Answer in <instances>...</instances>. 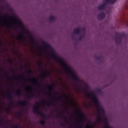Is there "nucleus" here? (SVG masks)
<instances>
[{
  "instance_id": "nucleus-1",
  "label": "nucleus",
  "mask_w": 128,
  "mask_h": 128,
  "mask_svg": "<svg viewBox=\"0 0 128 128\" xmlns=\"http://www.w3.org/2000/svg\"><path fill=\"white\" fill-rule=\"evenodd\" d=\"M82 90L85 92L88 98H92V100L95 104L98 110V121L100 122H102L106 128H108V119L104 116V110L98 102V99L96 96V94L91 93L90 94L88 92L85 91L84 89L82 88Z\"/></svg>"
},
{
  "instance_id": "nucleus-2",
  "label": "nucleus",
  "mask_w": 128,
  "mask_h": 128,
  "mask_svg": "<svg viewBox=\"0 0 128 128\" xmlns=\"http://www.w3.org/2000/svg\"><path fill=\"white\" fill-rule=\"evenodd\" d=\"M52 54L54 58V60H58V62L62 66L64 67V70L68 72V74H70L72 78L75 80V82H78V78L77 77L76 75L72 72V68L70 66H66V62H64V60L62 59V58L56 56V54L54 53H52Z\"/></svg>"
},
{
  "instance_id": "nucleus-3",
  "label": "nucleus",
  "mask_w": 128,
  "mask_h": 128,
  "mask_svg": "<svg viewBox=\"0 0 128 128\" xmlns=\"http://www.w3.org/2000/svg\"><path fill=\"white\" fill-rule=\"evenodd\" d=\"M126 38V34L124 32H116V44H122V40L124 38Z\"/></svg>"
},
{
  "instance_id": "nucleus-4",
  "label": "nucleus",
  "mask_w": 128,
  "mask_h": 128,
  "mask_svg": "<svg viewBox=\"0 0 128 128\" xmlns=\"http://www.w3.org/2000/svg\"><path fill=\"white\" fill-rule=\"evenodd\" d=\"M34 112L35 114H37L39 116H42L44 118H50V116H47L44 113L42 110H38V106L34 107L33 109Z\"/></svg>"
},
{
  "instance_id": "nucleus-5",
  "label": "nucleus",
  "mask_w": 128,
  "mask_h": 128,
  "mask_svg": "<svg viewBox=\"0 0 128 128\" xmlns=\"http://www.w3.org/2000/svg\"><path fill=\"white\" fill-rule=\"evenodd\" d=\"M106 17V14L104 13V12H101L100 14L97 16V18L98 20H103Z\"/></svg>"
},
{
  "instance_id": "nucleus-6",
  "label": "nucleus",
  "mask_w": 128,
  "mask_h": 128,
  "mask_svg": "<svg viewBox=\"0 0 128 128\" xmlns=\"http://www.w3.org/2000/svg\"><path fill=\"white\" fill-rule=\"evenodd\" d=\"M17 38L19 40H24V35L23 33L21 32L19 36H17Z\"/></svg>"
},
{
  "instance_id": "nucleus-7",
  "label": "nucleus",
  "mask_w": 128,
  "mask_h": 128,
  "mask_svg": "<svg viewBox=\"0 0 128 128\" xmlns=\"http://www.w3.org/2000/svg\"><path fill=\"white\" fill-rule=\"evenodd\" d=\"M12 94H10V92H9L8 95V100H11L10 102V106L12 105V103L14 102V100H12Z\"/></svg>"
},
{
  "instance_id": "nucleus-8",
  "label": "nucleus",
  "mask_w": 128,
  "mask_h": 128,
  "mask_svg": "<svg viewBox=\"0 0 128 128\" xmlns=\"http://www.w3.org/2000/svg\"><path fill=\"white\" fill-rule=\"evenodd\" d=\"M106 6V3L104 2L102 4L98 6V10H104Z\"/></svg>"
},
{
  "instance_id": "nucleus-9",
  "label": "nucleus",
  "mask_w": 128,
  "mask_h": 128,
  "mask_svg": "<svg viewBox=\"0 0 128 128\" xmlns=\"http://www.w3.org/2000/svg\"><path fill=\"white\" fill-rule=\"evenodd\" d=\"M74 34H80V30L78 28H76L74 30Z\"/></svg>"
},
{
  "instance_id": "nucleus-10",
  "label": "nucleus",
  "mask_w": 128,
  "mask_h": 128,
  "mask_svg": "<svg viewBox=\"0 0 128 128\" xmlns=\"http://www.w3.org/2000/svg\"><path fill=\"white\" fill-rule=\"evenodd\" d=\"M42 46H44L45 48H52V46L50 44L46 43V42H42Z\"/></svg>"
},
{
  "instance_id": "nucleus-11",
  "label": "nucleus",
  "mask_w": 128,
  "mask_h": 128,
  "mask_svg": "<svg viewBox=\"0 0 128 128\" xmlns=\"http://www.w3.org/2000/svg\"><path fill=\"white\" fill-rule=\"evenodd\" d=\"M28 101H23V102H19V104H20V106H28Z\"/></svg>"
},
{
  "instance_id": "nucleus-12",
  "label": "nucleus",
  "mask_w": 128,
  "mask_h": 128,
  "mask_svg": "<svg viewBox=\"0 0 128 128\" xmlns=\"http://www.w3.org/2000/svg\"><path fill=\"white\" fill-rule=\"evenodd\" d=\"M47 74H48V72L46 71V72H44V73L41 75V76L42 78H44L46 76Z\"/></svg>"
},
{
  "instance_id": "nucleus-13",
  "label": "nucleus",
  "mask_w": 128,
  "mask_h": 128,
  "mask_svg": "<svg viewBox=\"0 0 128 128\" xmlns=\"http://www.w3.org/2000/svg\"><path fill=\"white\" fill-rule=\"evenodd\" d=\"M54 20H56V18L54 16H50L48 18V20L50 22H54Z\"/></svg>"
},
{
  "instance_id": "nucleus-14",
  "label": "nucleus",
  "mask_w": 128,
  "mask_h": 128,
  "mask_svg": "<svg viewBox=\"0 0 128 128\" xmlns=\"http://www.w3.org/2000/svg\"><path fill=\"white\" fill-rule=\"evenodd\" d=\"M46 120H41L39 122V124H41V126H44L46 124Z\"/></svg>"
},
{
  "instance_id": "nucleus-15",
  "label": "nucleus",
  "mask_w": 128,
  "mask_h": 128,
  "mask_svg": "<svg viewBox=\"0 0 128 128\" xmlns=\"http://www.w3.org/2000/svg\"><path fill=\"white\" fill-rule=\"evenodd\" d=\"M4 26H6L7 28H12V24H10L9 25L8 24V23L5 22L4 24Z\"/></svg>"
},
{
  "instance_id": "nucleus-16",
  "label": "nucleus",
  "mask_w": 128,
  "mask_h": 128,
  "mask_svg": "<svg viewBox=\"0 0 128 128\" xmlns=\"http://www.w3.org/2000/svg\"><path fill=\"white\" fill-rule=\"evenodd\" d=\"M104 2H106V4H108V3H110L112 4V0H106V1H104Z\"/></svg>"
},
{
  "instance_id": "nucleus-17",
  "label": "nucleus",
  "mask_w": 128,
  "mask_h": 128,
  "mask_svg": "<svg viewBox=\"0 0 128 128\" xmlns=\"http://www.w3.org/2000/svg\"><path fill=\"white\" fill-rule=\"evenodd\" d=\"M16 96H22V92H20V90H18L16 93Z\"/></svg>"
},
{
  "instance_id": "nucleus-18",
  "label": "nucleus",
  "mask_w": 128,
  "mask_h": 128,
  "mask_svg": "<svg viewBox=\"0 0 128 128\" xmlns=\"http://www.w3.org/2000/svg\"><path fill=\"white\" fill-rule=\"evenodd\" d=\"M42 104H48V106H50V102H46V100H44V101H42Z\"/></svg>"
},
{
  "instance_id": "nucleus-19",
  "label": "nucleus",
  "mask_w": 128,
  "mask_h": 128,
  "mask_svg": "<svg viewBox=\"0 0 128 128\" xmlns=\"http://www.w3.org/2000/svg\"><path fill=\"white\" fill-rule=\"evenodd\" d=\"M52 85L48 86L47 87H46V88H48V90H52Z\"/></svg>"
},
{
  "instance_id": "nucleus-20",
  "label": "nucleus",
  "mask_w": 128,
  "mask_h": 128,
  "mask_svg": "<svg viewBox=\"0 0 128 128\" xmlns=\"http://www.w3.org/2000/svg\"><path fill=\"white\" fill-rule=\"evenodd\" d=\"M78 114H80V116H84V114L80 110H78Z\"/></svg>"
},
{
  "instance_id": "nucleus-21",
  "label": "nucleus",
  "mask_w": 128,
  "mask_h": 128,
  "mask_svg": "<svg viewBox=\"0 0 128 128\" xmlns=\"http://www.w3.org/2000/svg\"><path fill=\"white\" fill-rule=\"evenodd\" d=\"M32 82L33 84H36L38 86H40V85H38V80H36V81H32Z\"/></svg>"
},
{
  "instance_id": "nucleus-22",
  "label": "nucleus",
  "mask_w": 128,
  "mask_h": 128,
  "mask_svg": "<svg viewBox=\"0 0 128 128\" xmlns=\"http://www.w3.org/2000/svg\"><path fill=\"white\" fill-rule=\"evenodd\" d=\"M28 98H34V95L30 94H28L27 96Z\"/></svg>"
},
{
  "instance_id": "nucleus-23",
  "label": "nucleus",
  "mask_w": 128,
  "mask_h": 128,
  "mask_svg": "<svg viewBox=\"0 0 128 128\" xmlns=\"http://www.w3.org/2000/svg\"><path fill=\"white\" fill-rule=\"evenodd\" d=\"M8 62H9V64H12V60H10V59H8Z\"/></svg>"
},
{
  "instance_id": "nucleus-24",
  "label": "nucleus",
  "mask_w": 128,
  "mask_h": 128,
  "mask_svg": "<svg viewBox=\"0 0 128 128\" xmlns=\"http://www.w3.org/2000/svg\"><path fill=\"white\" fill-rule=\"evenodd\" d=\"M96 92H98V94H102V90L100 89H98L96 90Z\"/></svg>"
},
{
  "instance_id": "nucleus-25",
  "label": "nucleus",
  "mask_w": 128,
  "mask_h": 128,
  "mask_svg": "<svg viewBox=\"0 0 128 128\" xmlns=\"http://www.w3.org/2000/svg\"><path fill=\"white\" fill-rule=\"evenodd\" d=\"M56 98L58 100H63L62 98V97H56Z\"/></svg>"
},
{
  "instance_id": "nucleus-26",
  "label": "nucleus",
  "mask_w": 128,
  "mask_h": 128,
  "mask_svg": "<svg viewBox=\"0 0 128 128\" xmlns=\"http://www.w3.org/2000/svg\"><path fill=\"white\" fill-rule=\"evenodd\" d=\"M16 114H18V116H22V112H17Z\"/></svg>"
},
{
  "instance_id": "nucleus-27",
  "label": "nucleus",
  "mask_w": 128,
  "mask_h": 128,
  "mask_svg": "<svg viewBox=\"0 0 128 128\" xmlns=\"http://www.w3.org/2000/svg\"><path fill=\"white\" fill-rule=\"evenodd\" d=\"M84 38V35H80L79 37V40H82Z\"/></svg>"
},
{
  "instance_id": "nucleus-28",
  "label": "nucleus",
  "mask_w": 128,
  "mask_h": 128,
  "mask_svg": "<svg viewBox=\"0 0 128 128\" xmlns=\"http://www.w3.org/2000/svg\"><path fill=\"white\" fill-rule=\"evenodd\" d=\"M124 10H128V6L126 5H125Z\"/></svg>"
},
{
  "instance_id": "nucleus-29",
  "label": "nucleus",
  "mask_w": 128,
  "mask_h": 128,
  "mask_svg": "<svg viewBox=\"0 0 128 128\" xmlns=\"http://www.w3.org/2000/svg\"><path fill=\"white\" fill-rule=\"evenodd\" d=\"M27 74H32V71L31 70H29V71L27 72Z\"/></svg>"
},
{
  "instance_id": "nucleus-30",
  "label": "nucleus",
  "mask_w": 128,
  "mask_h": 128,
  "mask_svg": "<svg viewBox=\"0 0 128 128\" xmlns=\"http://www.w3.org/2000/svg\"><path fill=\"white\" fill-rule=\"evenodd\" d=\"M116 0H112V4H114V2H116Z\"/></svg>"
},
{
  "instance_id": "nucleus-31",
  "label": "nucleus",
  "mask_w": 128,
  "mask_h": 128,
  "mask_svg": "<svg viewBox=\"0 0 128 128\" xmlns=\"http://www.w3.org/2000/svg\"><path fill=\"white\" fill-rule=\"evenodd\" d=\"M38 64H39V66H42V62H40L38 63Z\"/></svg>"
},
{
  "instance_id": "nucleus-32",
  "label": "nucleus",
  "mask_w": 128,
  "mask_h": 128,
  "mask_svg": "<svg viewBox=\"0 0 128 128\" xmlns=\"http://www.w3.org/2000/svg\"><path fill=\"white\" fill-rule=\"evenodd\" d=\"M66 122H68V119L66 118L63 116Z\"/></svg>"
},
{
  "instance_id": "nucleus-33",
  "label": "nucleus",
  "mask_w": 128,
  "mask_h": 128,
  "mask_svg": "<svg viewBox=\"0 0 128 128\" xmlns=\"http://www.w3.org/2000/svg\"><path fill=\"white\" fill-rule=\"evenodd\" d=\"M126 22V24L127 26H128V21H125Z\"/></svg>"
},
{
  "instance_id": "nucleus-34",
  "label": "nucleus",
  "mask_w": 128,
  "mask_h": 128,
  "mask_svg": "<svg viewBox=\"0 0 128 128\" xmlns=\"http://www.w3.org/2000/svg\"><path fill=\"white\" fill-rule=\"evenodd\" d=\"M60 126H65V125H64V124H60Z\"/></svg>"
},
{
  "instance_id": "nucleus-35",
  "label": "nucleus",
  "mask_w": 128,
  "mask_h": 128,
  "mask_svg": "<svg viewBox=\"0 0 128 128\" xmlns=\"http://www.w3.org/2000/svg\"><path fill=\"white\" fill-rule=\"evenodd\" d=\"M92 128V126H88L86 128Z\"/></svg>"
},
{
  "instance_id": "nucleus-36",
  "label": "nucleus",
  "mask_w": 128,
  "mask_h": 128,
  "mask_svg": "<svg viewBox=\"0 0 128 128\" xmlns=\"http://www.w3.org/2000/svg\"><path fill=\"white\" fill-rule=\"evenodd\" d=\"M0 16H1V18H6V16H2V14H0Z\"/></svg>"
},
{
  "instance_id": "nucleus-37",
  "label": "nucleus",
  "mask_w": 128,
  "mask_h": 128,
  "mask_svg": "<svg viewBox=\"0 0 128 128\" xmlns=\"http://www.w3.org/2000/svg\"><path fill=\"white\" fill-rule=\"evenodd\" d=\"M11 71L12 72H14V70L11 68Z\"/></svg>"
},
{
  "instance_id": "nucleus-38",
  "label": "nucleus",
  "mask_w": 128,
  "mask_h": 128,
  "mask_svg": "<svg viewBox=\"0 0 128 128\" xmlns=\"http://www.w3.org/2000/svg\"><path fill=\"white\" fill-rule=\"evenodd\" d=\"M13 80H16V78H18L17 76H15L14 78H12Z\"/></svg>"
},
{
  "instance_id": "nucleus-39",
  "label": "nucleus",
  "mask_w": 128,
  "mask_h": 128,
  "mask_svg": "<svg viewBox=\"0 0 128 128\" xmlns=\"http://www.w3.org/2000/svg\"><path fill=\"white\" fill-rule=\"evenodd\" d=\"M30 80H34V78H30Z\"/></svg>"
},
{
  "instance_id": "nucleus-40",
  "label": "nucleus",
  "mask_w": 128,
  "mask_h": 128,
  "mask_svg": "<svg viewBox=\"0 0 128 128\" xmlns=\"http://www.w3.org/2000/svg\"><path fill=\"white\" fill-rule=\"evenodd\" d=\"M86 90H88V86H86Z\"/></svg>"
},
{
  "instance_id": "nucleus-41",
  "label": "nucleus",
  "mask_w": 128,
  "mask_h": 128,
  "mask_svg": "<svg viewBox=\"0 0 128 128\" xmlns=\"http://www.w3.org/2000/svg\"><path fill=\"white\" fill-rule=\"evenodd\" d=\"M18 78H22V76H18Z\"/></svg>"
},
{
  "instance_id": "nucleus-42",
  "label": "nucleus",
  "mask_w": 128,
  "mask_h": 128,
  "mask_svg": "<svg viewBox=\"0 0 128 128\" xmlns=\"http://www.w3.org/2000/svg\"><path fill=\"white\" fill-rule=\"evenodd\" d=\"M0 44H2V41L0 40Z\"/></svg>"
},
{
  "instance_id": "nucleus-43",
  "label": "nucleus",
  "mask_w": 128,
  "mask_h": 128,
  "mask_svg": "<svg viewBox=\"0 0 128 128\" xmlns=\"http://www.w3.org/2000/svg\"><path fill=\"white\" fill-rule=\"evenodd\" d=\"M121 22H124V19H122Z\"/></svg>"
},
{
  "instance_id": "nucleus-44",
  "label": "nucleus",
  "mask_w": 128,
  "mask_h": 128,
  "mask_svg": "<svg viewBox=\"0 0 128 128\" xmlns=\"http://www.w3.org/2000/svg\"><path fill=\"white\" fill-rule=\"evenodd\" d=\"M56 94H58V92H56Z\"/></svg>"
},
{
  "instance_id": "nucleus-45",
  "label": "nucleus",
  "mask_w": 128,
  "mask_h": 128,
  "mask_svg": "<svg viewBox=\"0 0 128 128\" xmlns=\"http://www.w3.org/2000/svg\"><path fill=\"white\" fill-rule=\"evenodd\" d=\"M8 110H10L12 109L10 108H9Z\"/></svg>"
},
{
  "instance_id": "nucleus-46",
  "label": "nucleus",
  "mask_w": 128,
  "mask_h": 128,
  "mask_svg": "<svg viewBox=\"0 0 128 128\" xmlns=\"http://www.w3.org/2000/svg\"><path fill=\"white\" fill-rule=\"evenodd\" d=\"M82 127V126H80L78 128H80Z\"/></svg>"
},
{
  "instance_id": "nucleus-47",
  "label": "nucleus",
  "mask_w": 128,
  "mask_h": 128,
  "mask_svg": "<svg viewBox=\"0 0 128 128\" xmlns=\"http://www.w3.org/2000/svg\"><path fill=\"white\" fill-rule=\"evenodd\" d=\"M39 48H42V46H40Z\"/></svg>"
},
{
  "instance_id": "nucleus-48",
  "label": "nucleus",
  "mask_w": 128,
  "mask_h": 128,
  "mask_svg": "<svg viewBox=\"0 0 128 128\" xmlns=\"http://www.w3.org/2000/svg\"><path fill=\"white\" fill-rule=\"evenodd\" d=\"M7 78H8V76H7Z\"/></svg>"
},
{
  "instance_id": "nucleus-49",
  "label": "nucleus",
  "mask_w": 128,
  "mask_h": 128,
  "mask_svg": "<svg viewBox=\"0 0 128 128\" xmlns=\"http://www.w3.org/2000/svg\"><path fill=\"white\" fill-rule=\"evenodd\" d=\"M0 122H2V120H0Z\"/></svg>"
},
{
  "instance_id": "nucleus-50",
  "label": "nucleus",
  "mask_w": 128,
  "mask_h": 128,
  "mask_svg": "<svg viewBox=\"0 0 128 128\" xmlns=\"http://www.w3.org/2000/svg\"><path fill=\"white\" fill-rule=\"evenodd\" d=\"M2 70H4V68H2Z\"/></svg>"
},
{
  "instance_id": "nucleus-51",
  "label": "nucleus",
  "mask_w": 128,
  "mask_h": 128,
  "mask_svg": "<svg viewBox=\"0 0 128 128\" xmlns=\"http://www.w3.org/2000/svg\"><path fill=\"white\" fill-rule=\"evenodd\" d=\"M50 94H52V92H50Z\"/></svg>"
}]
</instances>
